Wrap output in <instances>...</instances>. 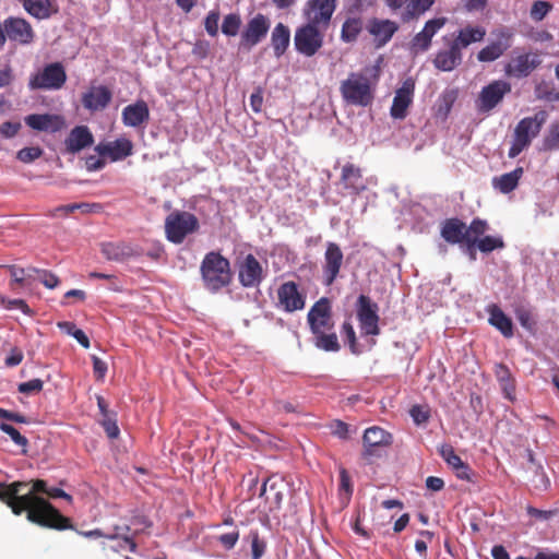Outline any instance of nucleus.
<instances>
[{"label":"nucleus","instance_id":"obj_17","mask_svg":"<svg viewBox=\"0 0 559 559\" xmlns=\"http://www.w3.org/2000/svg\"><path fill=\"white\" fill-rule=\"evenodd\" d=\"M277 308L285 312H294L305 308V296L295 282H285L277 289Z\"/></svg>","mask_w":559,"mask_h":559},{"label":"nucleus","instance_id":"obj_23","mask_svg":"<svg viewBox=\"0 0 559 559\" xmlns=\"http://www.w3.org/2000/svg\"><path fill=\"white\" fill-rule=\"evenodd\" d=\"M397 29V23L391 20H380L377 17L369 20L367 25V31L373 37L377 47H382L388 44Z\"/></svg>","mask_w":559,"mask_h":559},{"label":"nucleus","instance_id":"obj_14","mask_svg":"<svg viewBox=\"0 0 559 559\" xmlns=\"http://www.w3.org/2000/svg\"><path fill=\"white\" fill-rule=\"evenodd\" d=\"M270 21L266 16L259 13L253 16L246 25L240 37V48L250 50L257 46L267 34Z\"/></svg>","mask_w":559,"mask_h":559},{"label":"nucleus","instance_id":"obj_45","mask_svg":"<svg viewBox=\"0 0 559 559\" xmlns=\"http://www.w3.org/2000/svg\"><path fill=\"white\" fill-rule=\"evenodd\" d=\"M354 487L352 483V478L348 472L345 468H340V485H338V493L342 501L346 503L349 502L350 497L353 495Z\"/></svg>","mask_w":559,"mask_h":559},{"label":"nucleus","instance_id":"obj_33","mask_svg":"<svg viewBox=\"0 0 559 559\" xmlns=\"http://www.w3.org/2000/svg\"><path fill=\"white\" fill-rule=\"evenodd\" d=\"M290 43V31L283 23H277L271 34V45L274 56L281 58L287 50Z\"/></svg>","mask_w":559,"mask_h":559},{"label":"nucleus","instance_id":"obj_26","mask_svg":"<svg viewBox=\"0 0 559 559\" xmlns=\"http://www.w3.org/2000/svg\"><path fill=\"white\" fill-rule=\"evenodd\" d=\"M485 36H486V28L484 26L467 24L466 26L454 32L452 37H450V39L461 50H463L472 44L483 41Z\"/></svg>","mask_w":559,"mask_h":559},{"label":"nucleus","instance_id":"obj_21","mask_svg":"<svg viewBox=\"0 0 559 559\" xmlns=\"http://www.w3.org/2000/svg\"><path fill=\"white\" fill-rule=\"evenodd\" d=\"M542 60L537 53H523L514 57L506 67L508 75L521 79L528 76Z\"/></svg>","mask_w":559,"mask_h":559},{"label":"nucleus","instance_id":"obj_22","mask_svg":"<svg viewBox=\"0 0 559 559\" xmlns=\"http://www.w3.org/2000/svg\"><path fill=\"white\" fill-rule=\"evenodd\" d=\"M25 123L33 130L55 133L64 126V119L55 114H33L25 117Z\"/></svg>","mask_w":559,"mask_h":559},{"label":"nucleus","instance_id":"obj_2","mask_svg":"<svg viewBox=\"0 0 559 559\" xmlns=\"http://www.w3.org/2000/svg\"><path fill=\"white\" fill-rule=\"evenodd\" d=\"M200 271L204 287L214 294L228 286L233 278L229 261L215 251L205 254Z\"/></svg>","mask_w":559,"mask_h":559},{"label":"nucleus","instance_id":"obj_49","mask_svg":"<svg viewBox=\"0 0 559 559\" xmlns=\"http://www.w3.org/2000/svg\"><path fill=\"white\" fill-rule=\"evenodd\" d=\"M0 430L7 433L16 445L23 448V453L26 452L25 449L28 445V440L26 437L21 435L16 428H14L12 425L8 423L1 421Z\"/></svg>","mask_w":559,"mask_h":559},{"label":"nucleus","instance_id":"obj_53","mask_svg":"<svg viewBox=\"0 0 559 559\" xmlns=\"http://www.w3.org/2000/svg\"><path fill=\"white\" fill-rule=\"evenodd\" d=\"M409 415L415 425L421 426L430 418V409L427 405H414L409 409Z\"/></svg>","mask_w":559,"mask_h":559},{"label":"nucleus","instance_id":"obj_60","mask_svg":"<svg viewBox=\"0 0 559 559\" xmlns=\"http://www.w3.org/2000/svg\"><path fill=\"white\" fill-rule=\"evenodd\" d=\"M44 382L40 379H32L19 384V392L23 394L38 393L43 390Z\"/></svg>","mask_w":559,"mask_h":559},{"label":"nucleus","instance_id":"obj_46","mask_svg":"<svg viewBox=\"0 0 559 559\" xmlns=\"http://www.w3.org/2000/svg\"><path fill=\"white\" fill-rule=\"evenodd\" d=\"M130 532V526L123 525V526H115V532L111 534H107L106 538L108 539H121L124 544L128 545V548L131 552L136 551V543L134 542L133 537L130 536L128 533Z\"/></svg>","mask_w":559,"mask_h":559},{"label":"nucleus","instance_id":"obj_54","mask_svg":"<svg viewBox=\"0 0 559 559\" xmlns=\"http://www.w3.org/2000/svg\"><path fill=\"white\" fill-rule=\"evenodd\" d=\"M551 9L552 5L548 1L537 0L531 8V17L534 21L539 22L550 12Z\"/></svg>","mask_w":559,"mask_h":559},{"label":"nucleus","instance_id":"obj_8","mask_svg":"<svg viewBox=\"0 0 559 559\" xmlns=\"http://www.w3.org/2000/svg\"><path fill=\"white\" fill-rule=\"evenodd\" d=\"M362 457L371 463L383 454V449L392 443V436L386 430L373 426L365 430L362 437Z\"/></svg>","mask_w":559,"mask_h":559},{"label":"nucleus","instance_id":"obj_19","mask_svg":"<svg viewBox=\"0 0 559 559\" xmlns=\"http://www.w3.org/2000/svg\"><path fill=\"white\" fill-rule=\"evenodd\" d=\"M442 40L447 48L436 53L433 66L440 71L450 72L462 63L463 53L462 50L452 43L450 37L443 36Z\"/></svg>","mask_w":559,"mask_h":559},{"label":"nucleus","instance_id":"obj_5","mask_svg":"<svg viewBox=\"0 0 559 559\" xmlns=\"http://www.w3.org/2000/svg\"><path fill=\"white\" fill-rule=\"evenodd\" d=\"M199 227L198 217L187 211H174L165 219L166 238L175 245L182 243L185 238L195 233Z\"/></svg>","mask_w":559,"mask_h":559},{"label":"nucleus","instance_id":"obj_10","mask_svg":"<svg viewBox=\"0 0 559 559\" xmlns=\"http://www.w3.org/2000/svg\"><path fill=\"white\" fill-rule=\"evenodd\" d=\"M511 92L509 82L497 80L484 86L476 100V108L479 112L485 114L492 110L503 97Z\"/></svg>","mask_w":559,"mask_h":559},{"label":"nucleus","instance_id":"obj_38","mask_svg":"<svg viewBox=\"0 0 559 559\" xmlns=\"http://www.w3.org/2000/svg\"><path fill=\"white\" fill-rule=\"evenodd\" d=\"M504 241L501 236H484L479 239H471L468 251L478 249L483 253H490L497 249L504 248Z\"/></svg>","mask_w":559,"mask_h":559},{"label":"nucleus","instance_id":"obj_18","mask_svg":"<svg viewBox=\"0 0 559 559\" xmlns=\"http://www.w3.org/2000/svg\"><path fill=\"white\" fill-rule=\"evenodd\" d=\"M308 324L313 333H320L322 330H330L331 323V306L328 298L322 297L310 308L307 316Z\"/></svg>","mask_w":559,"mask_h":559},{"label":"nucleus","instance_id":"obj_24","mask_svg":"<svg viewBox=\"0 0 559 559\" xmlns=\"http://www.w3.org/2000/svg\"><path fill=\"white\" fill-rule=\"evenodd\" d=\"M511 36L508 31L500 32L496 40L478 51L477 59L480 62H491L500 58L510 48Z\"/></svg>","mask_w":559,"mask_h":559},{"label":"nucleus","instance_id":"obj_3","mask_svg":"<svg viewBox=\"0 0 559 559\" xmlns=\"http://www.w3.org/2000/svg\"><path fill=\"white\" fill-rule=\"evenodd\" d=\"M546 120L547 112L545 110H539L532 117L521 119L514 128L508 156L510 158H515L526 150L531 145L532 141L539 134Z\"/></svg>","mask_w":559,"mask_h":559},{"label":"nucleus","instance_id":"obj_59","mask_svg":"<svg viewBox=\"0 0 559 559\" xmlns=\"http://www.w3.org/2000/svg\"><path fill=\"white\" fill-rule=\"evenodd\" d=\"M35 274L38 276L39 281L44 284L45 287L52 289L59 285V278L51 272L47 270L35 271Z\"/></svg>","mask_w":559,"mask_h":559},{"label":"nucleus","instance_id":"obj_47","mask_svg":"<svg viewBox=\"0 0 559 559\" xmlns=\"http://www.w3.org/2000/svg\"><path fill=\"white\" fill-rule=\"evenodd\" d=\"M488 229V223L485 219L474 218L469 226H466L467 248L471 245V239H479Z\"/></svg>","mask_w":559,"mask_h":559},{"label":"nucleus","instance_id":"obj_9","mask_svg":"<svg viewBox=\"0 0 559 559\" xmlns=\"http://www.w3.org/2000/svg\"><path fill=\"white\" fill-rule=\"evenodd\" d=\"M336 7L337 0H308L302 9V14L308 23L326 29Z\"/></svg>","mask_w":559,"mask_h":559},{"label":"nucleus","instance_id":"obj_41","mask_svg":"<svg viewBox=\"0 0 559 559\" xmlns=\"http://www.w3.org/2000/svg\"><path fill=\"white\" fill-rule=\"evenodd\" d=\"M433 2L435 0H411L406 5L405 12L403 13V21H409L426 12L432 7Z\"/></svg>","mask_w":559,"mask_h":559},{"label":"nucleus","instance_id":"obj_32","mask_svg":"<svg viewBox=\"0 0 559 559\" xmlns=\"http://www.w3.org/2000/svg\"><path fill=\"white\" fill-rule=\"evenodd\" d=\"M102 253L108 260L123 261L133 255H136L138 251L131 243L117 241L102 243Z\"/></svg>","mask_w":559,"mask_h":559},{"label":"nucleus","instance_id":"obj_44","mask_svg":"<svg viewBox=\"0 0 559 559\" xmlns=\"http://www.w3.org/2000/svg\"><path fill=\"white\" fill-rule=\"evenodd\" d=\"M28 484L25 483V481H14L10 485H4V484H1L0 483V488H3L4 489V495H5V502L8 504V507L11 508V502L13 503H19L20 504V500L19 498L22 497V495H19L23 488H25Z\"/></svg>","mask_w":559,"mask_h":559},{"label":"nucleus","instance_id":"obj_50","mask_svg":"<svg viewBox=\"0 0 559 559\" xmlns=\"http://www.w3.org/2000/svg\"><path fill=\"white\" fill-rule=\"evenodd\" d=\"M241 25V19L238 14L230 13L223 20L222 32L226 36H236Z\"/></svg>","mask_w":559,"mask_h":559},{"label":"nucleus","instance_id":"obj_48","mask_svg":"<svg viewBox=\"0 0 559 559\" xmlns=\"http://www.w3.org/2000/svg\"><path fill=\"white\" fill-rule=\"evenodd\" d=\"M431 46V38L423 31L417 33L409 44V50L413 55L427 51Z\"/></svg>","mask_w":559,"mask_h":559},{"label":"nucleus","instance_id":"obj_27","mask_svg":"<svg viewBox=\"0 0 559 559\" xmlns=\"http://www.w3.org/2000/svg\"><path fill=\"white\" fill-rule=\"evenodd\" d=\"M132 142L126 138H120L107 144H98L95 151L102 156H109L111 160H121L132 154Z\"/></svg>","mask_w":559,"mask_h":559},{"label":"nucleus","instance_id":"obj_37","mask_svg":"<svg viewBox=\"0 0 559 559\" xmlns=\"http://www.w3.org/2000/svg\"><path fill=\"white\" fill-rule=\"evenodd\" d=\"M362 28L364 22L361 17H347L342 25L341 40L346 44L356 41Z\"/></svg>","mask_w":559,"mask_h":559},{"label":"nucleus","instance_id":"obj_20","mask_svg":"<svg viewBox=\"0 0 559 559\" xmlns=\"http://www.w3.org/2000/svg\"><path fill=\"white\" fill-rule=\"evenodd\" d=\"M111 91L105 85H92L83 93L81 102L85 109L94 112L104 110L111 102Z\"/></svg>","mask_w":559,"mask_h":559},{"label":"nucleus","instance_id":"obj_63","mask_svg":"<svg viewBox=\"0 0 559 559\" xmlns=\"http://www.w3.org/2000/svg\"><path fill=\"white\" fill-rule=\"evenodd\" d=\"M342 335L344 336L345 341L348 343L352 352L356 353V350H355L356 334H355V330L349 321H345L343 323Z\"/></svg>","mask_w":559,"mask_h":559},{"label":"nucleus","instance_id":"obj_39","mask_svg":"<svg viewBox=\"0 0 559 559\" xmlns=\"http://www.w3.org/2000/svg\"><path fill=\"white\" fill-rule=\"evenodd\" d=\"M495 376L500 383V386L502 388L506 396L511 399L515 386L510 369L503 364H497L495 366Z\"/></svg>","mask_w":559,"mask_h":559},{"label":"nucleus","instance_id":"obj_13","mask_svg":"<svg viewBox=\"0 0 559 559\" xmlns=\"http://www.w3.org/2000/svg\"><path fill=\"white\" fill-rule=\"evenodd\" d=\"M237 266L239 283L246 288L258 287L265 277L261 263L251 253L239 261Z\"/></svg>","mask_w":559,"mask_h":559},{"label":"nucleus","instance_id":"obj_12","mask_svg":"<svg viewBox=\"0 0 559 559\" xmlns=\"http://www.w3.org/2000/svg\"><path fill=\"white\" fill-rule=\"evenodd\" d=\"M356 306L357 319L362 334L378 335L380 333L378 305L372 302L368 296L360 295Z\"/></svg>","mask_w":559,"mask_h":559},{"label":"nucleus","instance_id":"obj_51","mask_svg":"<svg viewBox=\"0 0 559 559\" xmlns=\"http://www.w3.org/2000/svg\"><path fill=\"white\" fill-rule=\"evenodd\" d=\"M10 275L14 283L22 285L27 278H35L34 274L37 271L36 267H19L16 265H10L9 267Z\"/></svg>","mask_w":559,"mask_h":559},{"label":"nucleus","instance_id":"obj_31","mask_svg":"<svg viewBox=\"0 0 559 559\" xmlns=\"http://www.w3.org/2000/svg\"><path fill=\"white\" fill-rule=\"evenodd\" d=\"M442 238L452 245L465 242L467 245L466 225L459 218H449L442 223Z\"/></svg>","mask_w":559,"mask_h":559},{"label":"nucleus","instance_id":"obj_11","mask_svg":"<svg viewBox=\"0 0 559 559\" xmlns=\"http://www.w3.org/2000/svg\"><path fill=\"white\" fill-rule=\"evenodd\" d=\"M5 40L28 46L35 40V31L28 21L19 16H9L3 21Z\"/></svg>","mask_w":559,"mask_h":559},{"label":"nucleus","instance_id":"obj_58","mask_svg":"<svg viewBox=\"0 0 559 559\" xmlns=\"http://www.w3.org/2000/svg\"><path fill=\"white\" fill-rule=\"evenodd\" d=\"M445 17H436L426 22L424 28L425 32L431 39L432 37L445 25Z\"/></svg>","mask_w":559,"mask_h":559},{"label":"nucleus","instance_id":"obj_4","mask_svg":"<svg viewBox=\"0 0 559 559\" xmlns=\"http://www.w3.org/2000/svg\"><path fill=\"white\" fill-rule=\"evenodd\" d=\"M341 95L348 105L367 107L373 100V88L370 79L362 72H352L342 81Z\"/></svg>","mask_w":559,"mask_h":559},{"label":"nucleus","instance_id":"obj_36","mask_svg":"<svg viewBox=\"0 0 559 559\" xmlns=\"http://www.w3.org/2000/svg\"><path fill=\"white\" fill-rule=\"evenodd\" d=\"M24 10L37 20H46L52 14L50 0H21Z\"/></svg>","mask_w":559,"mask_h":559},{"label":"nucleus","instance_id":"obj_15","mask_svg":"<svg viewBox=\"0 0 559 559\" xmlns=\"http://www.w3.org/2000/svg\"><path fill=\"white\" fill-rule=\"evenodd\" d=\"M343 261L344 254L341 247L336 242L328 241L322 264V276L325 285L330 286L335 282L343 265Z\"/></svg>","mask_w":559,"mask_h":559},{"label":"nucleus","instance_id":"obj_35","mask_svg":"<svg viewBox=\"0 0 559 559\" xmlns=\"http://www.w3.org/2000/svg\"><path fill=\"white\" fill-rule=\"evenodd\" d=\"M523 168L516 167L514 170L503 174L492 179V186L501 193L512 192L519 185L521 177L523 176Z\"/></svg>","mask_w":559,"mask_h":559},{"label":"nucleus","instance_id":"obj_6","mask_svg":"<svg viewBox=\"0 0 559 559\" xmlns=\"http://www.w3.org/2000/svg\"><path fill=\"white\" fill-rule=\"evenodd\" d=\"M67 81L64 67L60 62L46 64L43 69L31 74L28 87L32 91H58Z\"/></svg>","mask_w":559,"mask_h":559},{"label":"nucleus","instance_id":"obj_16","mask_svg":"<svg viewBox=\"0 0 559 559\" xmlns=\"http://www.w3.org/2000/svg\"><path fill=\"white\" fill-rule=\"evenodd\" d=\"M415 93V80L407 78L395 91V95L390 108V115L393 119H404L407 116V109L413 104Z\"/></svg>","mask_w":559,"mask_h":559},{"label":"nucleus","instance_id":"obj_62","mask_svg":"<svg viewBox=\"0 0 559 559\" xmlns=\"http://www.w3.org/2000/svg\"><path fill=\"white\" fill-rule=\"evenodd\" d=\"M83 206H86L84 203H73V204H67V205H60L55 207L49 212L50 217H58V216H67L70 213L74 212L78 209H81Z\"/></svg>","mask_w":559,"mask_h":559},{"label":"nucleus","instance_id":"obj_7","mask_svg":"<svg viewBox=\"0 0 559 559\" xmlns=\"http://www.w3.org/2000/svg\"><path fill=\"white\" fill-rule=\"evenodd\" d=\"M320 28L321 26L308 22L296 28L294 46L298 53L312 57L322 48L324 34Z\"/></svg>","mask_w":559,"mask_h":559},{"label":"nucleus","instance_id":"obj_1","mask_svg":"<svg viewBox=\"0 0 559 559\" xmlns=\"http://www.w3.org/2000/svg\"><path fill=\"white\" fill-rule=\"evenodd\" d=\"M48 486L45 480L37 479L33 483L27 493L22 495L20 504L11 502V510L15 515H21L26 511V519L37 525L57 530H67L71 527L69 519L62 516L51 503L39 493L47 495Z\"/></svg>","mask_w":559,"mask_h":559},{"label":"nucleus","instance_id":"obj_34","mask_svg":"<svg viewBox=\"0 0 559 559\" xmlns=\"http://www.w3.org/2000/svg\"><path fill=\"white\" fill-rule=\"evenodd\" d=\"M489 323L501 332L504 337L513 336L512 320L497 306L488 307Z\"/></svg>","mask_w":559,"mask_h":559},{"label":"nucleus","instance_id":"obj_61","mask_svg":"<svg viewBox=\"0 0 559 559\" xmlns=\"http://www.w3.org/2000/svg\"><path fill=\"white\" fill-rule=\"evenodd\" d=\"M376 0H350L348 3L349 13H364L373 7Z\"/></svg>","mask_w":559,"mask_h":559},{"label":"nucleus","instance_id":"obj_55","mask_svg":"<svg viewBox=\"0 0 559 559\" xmlns=\"http://www.w3.org/2000/svg\"><path fill=\"white\" fill-rule=\"evenodd\" d=\"M43 153L39 146L24 147L16 153V158L22 163L29 164L39 158Z\"/></svg>","mask_w":559,"mask_h":559},{"label":"nucleus","instance_id":"obj_29","mask_svg":"<svg viewBox=\"0 0 559 559\" xmlns=\"http://www.w3.org/2000/svg\"><path fill=\"white\" fill-rule=\"evenodd\" d=\"M150 119V109L144 100H138L128 105L122 110V121L124 126L136 128L147 122Z\"/></svg>","mask_w":559,"mask_h":559},{"label":"nucleus","instance_id":"obj_25","mask_svg":"<svg viewBox=\"0 0 559 559\" xmlns=\"http://www.w3.org/2000/svg\"><path fill=\"white\" fill-rule=\"evenodd\" d=\"M259 496L264 497L265 501L271 504L269 508L271 512L280 510L284 499L283 480L274 477L266 478L260 488Z\"/></svg>","mask_w":559,"mask_h":559},{"label":"nucleus","instance_id":"obj_56","mask_svg":"<svg viewBox=\"0 0 559 559\" xmlns=\"http://www.w3.org/2000/svg\"><path fill=\"white\" fill-rule=\"evenodd\" d=\"M216 539L226 550H231L239 539V531L234 530L231 532L221 534Z\"/></svg>","mask_w":559,"mask_h":559},{"label":"nucleus","instance_id":"obj_43","mask_svg":"<svg viewBox=\"0 0 559 559\" xmlns=\"http://www.w3.org/2000/svg\"><path fill=\"white\" fill-rule=\"evenodd\" d=\"M250 542L251 559H261L266 551V542L260 537L257 530H251L245 538Z\"/></svg>","mask_w":559,"mask_h":559},{"label":"nucleus","instance_id":"obj_57","mask_svg":"<svg viewBox=\"0 0 559 559\" xmlns=\"http://www.w3.org/2000/svg\"><path fill=\"white\" fill-rule=\"evenodd\" d=\"M218 21H219V13L217 11H211L205 17L204 21V27L206 33L214 37L218 33Z\"/></svg>","mask_w":559,"mask_h":559},{"label":"nucleus","instance_id":"obj_52","mask_svg":"<svg viewBox=\"0 0 559 559\" xmlns=\"http://www.w3.org/2000/svg\"><path fill=\"white\" fill-rule=\"evenodd\" d=\"M439 454L453 469L461 466L463 463L462 459L454 452V449L450 444H442L439 449Z\"/></svg>","mask_w":559,"mask_h":559},{"label":"nucleus","instance_id":"obj_30","mask_svg":"<svg viewBox=\"0 0 559 559\" xmlns=\"http://www.w3.org/2000/svg\"><path fill=\"white\" fill-rule=\"evenodd\" d=\"M341 181L344 188L353 194H359L366 189L361 169L350 163L343 166Z\"/></svg>","mask_w":559,"mask_h":559},{"label":"nucleus","instance_id":"obj_64","mask_svg":"<svg viewBox=\"0 0 559 559\" xmlns=\"http://www.w3.org/2000/svg\"><path fill=\"white\" fill-rule=\"evenodd\" d=\"M21 128L19 122L5 121L0 124V134L3 138L11 139L15 136Z\"/></svg>","mask_w":559,"mask_h":559},{"label":"nucleus","instance_id":"obj_40","mask_svg":"<svg viewBox=\"0 0 559 559\" xmlns=\"http://www.w3.org/2000/svg\"><path fill=\"white\" fill-rule=\"evenodd\" d=\"M314 345L325 352H337L340 349L338 340L335 333H324V330L320 333H313Z\"/></svg>","mask_w":559,"mask_h":559},{"label":"nucleus","instance_id":"obj_28","mask_svg":"<svg viewBox=\"0 0 559 559\" xmlns=\"http://www.w3.org/2000/svg\"><path fill=\"white\" fill-rule=\"evenodd\" d=\"M66 147L69 153H78L94 143V136L86 126L74 127L67 136Z\"/></svg>","mask_w":559,"mask_h":559},{"label":"nucleus","instance_id":"obj_42","mask_svg":"<svg viewBox=\"0 0 559 559\" xmlns=\"http://www.w3.org/2000/svg\"><path fill=\"white\" fill-rule=\"evenodd\" d=\"M540 150L545 152L559 151V122L550 123L544 135Z\"/></svg>","mask_w":559,"mask_h":559}]
</instances>
